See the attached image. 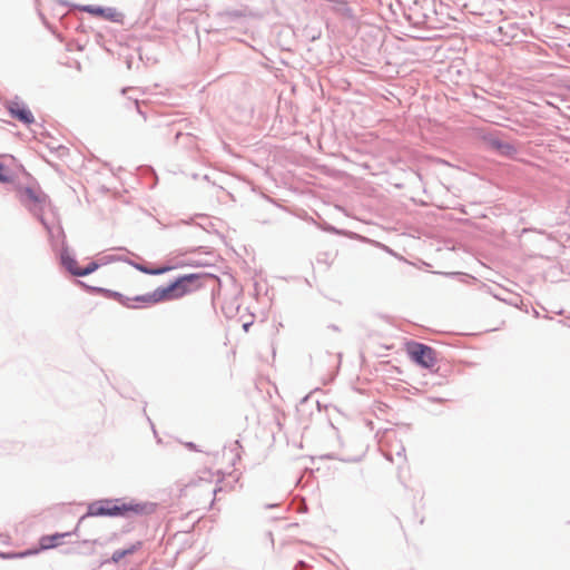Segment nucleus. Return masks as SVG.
Returning a JSON list of instances; mask_svg holds the SVG:
<instances>
[{
  "instance_id": "1",
  "label": "nucleus",
  "mask_w": 570,
  "mask_h": 570,
  "mask_svg": "<svg viewBox=\"0 0 570 570\" xmlns=\"http://www.w3.org/2000/svg\"><path fill=\"white\" fill-rule=\"evenodd\" d=\"M200 276L198 274H188L177 278L166 287H158L153 293L137 296L136 302L146 304H157L166 301H174L200 288Z\"/></svg>"
},
{
  "instance_id": "2",
  "label": "nucleus",
  "mask_w": 570,
  "mask_h": 570,
  "mask_svg": "<svg viewBox=\"0 0 570 570\" xmlns=\"http://www.w3.org/2000/svg\"><path fill=\"white\" fill-rule=\"evenodd\" d=\"M155 511L153 503H126L120 500H100L88 508L89 517H118L128 513L148 514Z\"/></svg>"
},
{
  "instance_id": "3",
  "label": "nucleus",
  "mask_w": 570,
  "mask_h": 570,
  "mask_svg": "<svg viewBox=\"0 0 570 570\" xmlns=\"http://www.w3.org/2000/svg\"><path fill=\"white\" fill-rule=\"evenodd\" d=\"M406 352L410 358L422 367L430 368L436 362L434 350L428 345L411 342L406 345Z\"/></svg>"
},
{
  "instance_id": "4",
  "label": "nucleus",
  "mask_w": 570,
  "mask_h": 570,
  "mask_svg": "<svg viewBox=\"0 0 570 570\" xmlns=\"http://www.w3.org/2000/svg\"><path fill=\"white\" fill-rule=\"evenodd\" d=\"M22 200L29 210L45 212L49 207L47 195L40 190L27 188L22 193Z\"/></svg>"
},
{
  "instance_id": "5",
  "label": "nucleus",
  "mask_w": 570,
  "mask_h": 570,
  "mask_svg": "<svg viewBox=\"0 0 570 570\" xmlns=\"http://www.w3.org/2000/svg\"><path fill=\"white\" fill-rule=\"evenodd\" d=\"M215 479L217 481H220L222 475L219 473H214L209 469H203L198 472L196 478H194L188 484H186L184 487L181 492H184V494H187L189 489H194V488L208 489Z\"/></svg>"
},
{
  "instance_id": "6",
  "label": "nucleus",
  "mask_w": 570,
  "mask_h": 570,
  "mask_svg": "<svg viewBox=\"0 0 570 570\" xmlns=\"http://www.w3.org/2000/svg\"><path fill=\"white\" fill-rule=\"evenodd\" d=\"M83 10L94 17H101L112 22L122 23L124 14L114 8H101L96 6H86Z\"/></svg>"
},
{
  "instance_id": "7",
  "label": "nucleus",
  "mask_w": 570,
  "mask_h": 570,
  "mask_svg": "<svg viewBox=\"0 0 570 570\" xmlns=\"http://www.w3.org/2000/svg\"><path fill=\"white\" fill-rule=\"evenodd\" d=\"M10 115L19 121L29 125L35 121L32 112L24 106L18 102H11L8 106Z\"/></svg>"
},
{
  "instance_id": "8",
  "label": "nucleus",
  "mask_w": 570,
  "mask_h": 570,
  "mask_svg": "<svg viewBox=\"0 0 570 570\" xmlns=\"http://www.w3.org/2000/svg\"><path fill=\"white\" fill-rule=\"evenodd\" d=\"M62 262L65 267L73 275L76 276H86L92 272H95L98 268L97 263H90L87 267L81 268L78 266V263L73 258L69 257H62Z\"/></svg>"
},
{
  "instance_id": "9",
  "label": "nucleus",
  "mask_w": 570,
  "mask_h": 570,
  "mask_svg": "<svg viewBox=\"0 0 570 570\" xmlns=\"http://www.w3.org/2000/svg\"><path fill=\"white\" fill-rule=\"evenodd\" d=\"M68 535H70L69 532L41 537L39 541L40 550H49L59 547L63 543V539Z\"/></svg>"
},
{
  "instance_id": "10",
  "label": "nucleus",
  "mask_w": 570,
  "mask_h": 570,
  "mask_svg": "<svg viewBox=\"0 0 570 570\" xmlns=\"http://www.w3.org/2000/svg\"><path fill=\"white\" fill-rule=\"evenodd\" d=\"M491 147L502 156H513L517 153V148L505 141L499 139H492L490 141Z\"/></svg>"
},
{
  "instance_id": "11",
  "label": "nucleus",
  "mask_w": 570,
  "mask_h": 570,
  "mask_svg": "<svg viewBox=\"0 0 570 570\" xmlns=\"http://www.w3.org/2000/svg\"><path fill=\"white\" fill-rule=\"evenodd\" d=\"M137 550L136 546H132L130 549L127 550H117L112 553V561L118 562L122 558H125L127 554H131Z\"/></svg>"
},
{
  "instance_id": "12",
  "label": "nucleus",
  "mask_w": 570,
  "mask_h": 570,
  "mask_svg": "<svg viewBox=\"0 0 570 570\" xmlns=\"http://www.w3.org/2000/svg\"><path fill=\"white\" fill-rule=\"evenodd\" d=\"M11 180L8 170L6 167L0 163V183H9Z\"/></svg>"
},
{
  "instance_id": "13",
  "label": "nucleus",
  "mask_w": 570,
  "mask_h": 570,
  "mask_svg": "<svg viewBox=\"0 0 570 570\" xmlns=\"http://www.w3.org/2000/svg\"><path fill=\"white\" fill-rule=\"evenodd\" d=\"M169 269H170V267H161V268H157V269H144V272L151 274V275H158V274H163Z\"/></svg>"
},
{
  "instance_id": "14",
  "label": "nucleus",
  "mask_w": 570,
  "mask_h": 570,
  "mask_svg": "<svg viewBox=\"0 0 570 570\" xmlns=\"http://www.w3.org/2000/svg\"><path fill=\"white\" fill-rule=\"evenodd\" d=\"M36 552H38V550L32 551V553H36ZM29 554H31V552H23V553H21L20 556H21V557H24V556H29Z\"/></svg>"
}]
</instances>
